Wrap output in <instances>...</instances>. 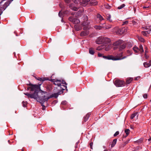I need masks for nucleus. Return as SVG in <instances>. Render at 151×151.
Masks as SVG:
<instances>
[{"label": "nucleus", "instance_id": "nucleus-55", "mask_svg": "<svg viewBox=\"0 0 151 151\" xmlns=\"http://www.w3.org/2000/svg\"><path fill=\"white\" fill-rule=\"evenodd\" d=\"M148 140L149 141H150V140H151V137L149 139H148Z\"/></svg>", "mask_w": 151, "mask_h": 151}, {"label": "nucleus", "instance_id": "nucleus-30", "mask_svg": "<svg viewBox=\"0 0 151 151\" xmlns=\"http://www.w3.org/2000/svg\"><path fill=\"white\" fill-rule=\"evenodd\" d=\"M111 16L110 14H108L107 16V20H109L110 22H112V20L111 19Z\"/></svg>", "mask_w": 151, "mask_h": 151}, {"label": "nucleus", "instance_id": "nucleus-23", "mask_svg": "<svg viewBox=\"0 0 151 151\" xmlns=\"http://www.w3.org/2000/svg\"><path fill=\"white\" fill-rule=\"evenodd\" d=\"M116 141H117V139H114L112 142V144H111V148H112L113 147H114V146L115 145H116Z\"/></svg>", "mask_w": 151, "mask_h": 151}, {"label": "nucleus", "instance_id": "nucleus-51", "mask_svg": "<svg viewBox=\"0 0 151 151\" xmlns=\"http://www.w3.org/2000/svg\"><path fill=\"white\" fill-rule=\"evenodd\" d=\"M78 145L76 143L75 145V148H77L78 147Z\"/></svg>", "mask_w": 151, "mask_h": 151}, {"label": "nucleus", "instance_id": "nucleus-6", "mask_svg": "<svg viewBox=\"0 0 151 151\" xmlns=\"http://www.w3.org/2000/svg\"><path fill=\"white\" fill-rule=\"evenodd\" d=\"M100 39L101 40L99 42L98 40L96 42L97 44H99L103 42L106 44L110 42V40L108 38L104 37L103 38H100Z\"/></svg>", "mask_w": 151, "mask_h": 151}, {"label": "nucleus", "instance_id": "nucleus-48", "mask_svg": "<svg viewBox=\"0 0 151 151\" xmlns=\"http://www.w3.org/2000/svg\"><path fill=\"white\" fill-rule=\"evenodd\" d=\"M97 3L96 2H94L93 4V5H96L97 4Z\"/></svg>", "mask_w": 151, "mask_h": 151}, {"label": "nucleus", "instance_id": "nucleus-18", "mask_svg": "<svg viewBox=\"0 0 151 151\" xmlns=\"http://www.w3.org/2000/svg\"><path fill=\"white\" fill-rule=\"evenodd\" d=\"M125 28H123L122 29H119L118 32V33L120 34H122L124 32H125Z\"/></svg>", "mask_w": 151, "mask_h": 151}, {"label": "nucleus", "instance_id": "nucleus-8", "mask_svg": "<svg viewBox=\"0 0 151 151\" xmlns=\"http://www.w3.org/2000/svg\"><path fill=\"white\" fill-rule=\"evenodd\" d=\"M69 20L72 22L73 24H78L80 22L79 19L74 18L72 17H70L69 18Z\"/></svg>", "mask_w": 151, "mask_h": 151}, {"label": "nucleus", "instance_id": "nucleus-24", "mask_svg": "<svg viewBox=\"0 0 151 151\" xmlns=\"http://www.w3.org/2000/svg\"><path fill=\"white\" fill-rule=\"evenodd\" d=\"M11 3L10 1H9V0H8L4 4V7H5L6 8Z\"/></svg>", "mask_w": 151, "mask_h": 151}, {"label": "nucleus", "instance_id": "nucleus-29", "mask_svg": "<svg viewBox=\"0 0 151 151\" xmlns=\"http://www.w3.org/2000/svg\"><path fill=\"white\" fill-rule=\"evenodd\" d=\"M97 17L100 20H103V18L99 14H97Z\"/></svg>", "mask_w": 151, "mask_h": 151}, {"label": "nucleus", "instance_id": "nucleus-59", "mask_svg": "<svg viewBox=\"0 0 151 151\" xmlns=\"http://www.w3.org/2000/svg\"><path fill=\"white\" fill-rule=\"evenodd\" d=\"M103 147H104V148L105 149V148H106V147L105 146H103Z\"/></svg>", "mask_w": 151, "mask_h": 151}, {"label": "nucleus", "instance_id": "nucleus-17", "mask_svg": "<svg viewBox=\"0 0 151 151\" xmlns=\"http://www.w3.org/2000/svg\"><path fill=\"white\" fill-rule=\"evenodd\" d=\"M90 114L88 113L86 114L83 118V120L84 122H86L89 118Z\"/></svg>", "mask_w": 151, "mask_h": 151}, {"label": "nucleus", "instance_id": "nucleus-46", "mask_svg": "<svg viewBox=\"0 0 151 151\" xmlns=\"http://www.w3.org/2000/svg\"><path fill=\"white\" fill-rule=\"evenodd\" d=\"M132 23L134 24H136V23H137V22H136L135 21H134V20H133L132 21Z\"/></svg>", "mask_w": 151, "mask_h": 151}, {"label": "nucleus", "instance_id": "nucleus-52", "mask_svg": "<svg viewBox=\"0 0 151 151\" xmlns=\"http://www.w3.org/2000/svg\"><path fill=\"white\" fill-rule=\"evenodd\" d=\"M148 63L149 64H150V66L151 65V60H150L149 61V62Z\"/></svg>", "mask_w": 151, "mask_h": 151}, {"label": "nucleus", "instance_id": "nucleus-13", "mask_svg": "<svg viewBox=\"0 0 151 151\" xmlns=\"http://www.w3.org/2000/svg\"><path fill=\"white\" fill-rule=\"evenodd\" d=\"M89 34V31L88 30H86L81 32L80 35L81 36H86Z\"/></svg>", "mask_w": 151, "mask_h": 151}, {"label": "nucleus", "instance_id": "nucleus-60", "mask_svg": "<svg viewBox=\"0 0 151 151\" xmlns=\"http://www.w3.org/2000/svg\"><path fill=\"white\" fill-rule=\"evenodd\" d=\"M145 50H147V47H146L145 48Z\"/></svg>", "mask_w": 151, "mask_h": 151}, {"label": "nucleus", "instance_id": "nucleus-19", "mask_svg": "<svg viewBox=\"0 0 151 151\" xmlns=\"http://www.w3.org/2000/svg\"><path fill=\"white\" fill-rule=\"evenodd\" d=\"M90 0H82V3L83 6H85Z\"/></svg>", "mask_w": 151, "mask_h": 151}, {"label": "nucleus", "instance_id": "nucleus-1", "mask_svg": "<svg viewBox=\"0 0 151 151\" xmlns=\"http://www.w3.org/2000/svg\"><path fill=\"white\" fill-rule=\"evenodd\" d=\"M30 86L27 88V90H30L31 91H34L33 93L30 94L28 93H24V94L27 96L28 98H30L34 99H36L39 101L40 102L42 103L45 101H47L51 97H46L47 93L46 91H44L41 90V92H39V88L38 86L33 85L31 83L27 84Z\"/></svg>", "mask_w": 151, "mask_h": 151}, {"label": "nucleus", "instance_id": "nucleus-21", "mask_svg": "<svg viewBox=\"0 0 151 151\" xmlns=\"http://www.w3.org/2000/svg\"><path fill=\"white\" fill-rule=\"evenodd\" d=\"M119 47L120 50H122L125 48L126 47V45L124 43H122L121 45Z\"/></svg>", "mask_w": 151, "mask_h": 151}, {"label": "nucleus", "instance_id": "nucleus-16", "mask_svg": "<svg viewBox=\"0 0 151 151\" xmlns=\"http://www.w3.org/2000/svg\"><path fill=\"white\" fill-rule=\"evenodd\" d=\"M138 116V113L137 112H135L131 115L130 117L131 119H133V118L135 116H136L137 118Z\"/></svg>", "mask_w": 151, "mask_h": 151}, {"label": "nucleus", "instance_id": "nucleus-32", "mask_svg": "<svg viewBox=\"0 0 151 151\" xmlns=\"http://www.w3.org/2000/svg\"><path fill=\"white\" fill-rule=\"evenodd\" d=\"M71 0H65V1L67 3H68L70 2ZM73 1L75 3H77L76 0H73Z\"/></svg>", "mask_w": 151, "mask_h": 151}, {"label": "nucleus", "instance_id": "nucleus-41", "mask_svg": "<svg viewBox=\"0 0 151 151\" xmlns=\"http://www.w3.org/2000/svg\"><path fill=\"white\" fill-rule=\"evenodd\" d=\"M58 15L60 17H62V13L60 11L59 12V13H58Z\"/></svg>", "mask_w": 151, "mask_h": 151}, {"label": "nucleus", "instance_id": "nucleus-62", "mask_svg": "<svg viewBox=\"0 0 151 151\" xmlns=\"http://www.w3.org/2000/svg\"><path fill=\"white\" fill-rule=\"evenodd\" d=\"M147 8V7H145V6L143 7V8Z\"/></svg>", "mask_w": 151, "mask_h": 151}, {"label": "nucleus", "instance_id": "nucleus-37", "mask_svg": "<svg viewBox=\"0 0 151 151\" xmlns=\"http://www.w3.org/2000/svg\"><path fill=\"white\" fill-rule=\"evenodd\" d=\"M105 7L107 9H110L111 8L110 6L108 4H106L105 5Z\"/></svg>", "mask_w": 151, "mask_h": 151}, {"label": "nucleus", "instance_id": "nucleus-53", "mask_svg": "<svg viewBox=\"0 0 151 151\" xmlns=\"http://www.w3.org/2000/svg\"><path fill=\"white\" fill-rule=\"evenodd\" d=\"M102 57H103V58H104L105 59H106V56L103 55L102 56Z\"/></svg>", "mask_w": 151, "mask_h": 151}, {"label": "nucleus", "instance_id": "nucleus-20", "mask_svg": "<svg viewBox=\"0 0 151 151\" xmlns=\"http://www.w3.org/2000/svg\"><path fill=\"white\" fill-rule=\"evenodd\" d=\"M103 28H105L106 29H109L111 27V25H108L107 26H106L105 23L103 24Z\"/></svg>", "mask_w": 151, "mask_h": 151}, {"label": "nucleus", "instance_id": "nucleus-10", "mask_svg": "<svg viewBox=\"0 0 151 151\" xmlns=\"http://www.w3.org/2000/svg\"><path fill=\"white\" fill-rule=\"evenodd\" d=\"M123 43V41L122 40H119L115 41L113 44V45L115 46H120Z\"/></svg>", "mask_w": 151, "mask_h": 151}, {"label": "nucleus", "instance_id": "nucleus-27", "mask_svg": "<svg viewBox=\"0 0 151 151\" xmlns=\"http://www.w3.org/2000/svg\"><path fill=\"white\" fill-rule=\"evenodd\" d=\"M74 27L76 30L78 31L80 30L81 29V27H79L78 25H75L74 26Z\"/></svg>", "mask_w": 151, "mask_h": 151}, {"label": "nucleus", "instance_id": "nucleus-38", "mask_svg": "<svg viewBox=\"0 0 151 151\" xmlns=\"http://www.w3.org/2000/svg\"><path fill=\"white\" fill-rule=\"evenodd\" d=\"M119 132L118 131H116L115 133V134H114V137H116V136L118 135H119Z\"/></svg>", "mask_w": 151, "mask_h": 151}, {"label": "nucleus", "instance_id": "nucleus-31", "mask_svg": "<svg viewBox=\"0 0 151 151\" xmlns=\"http://www.w3.org/2000/svg\"><path fill=\"white\" fill-rule=\"evenodd\" d=\"M22 104L23 106L24 107H25L27 106V102L26 101H23L22 102Z\"/></svg>", "mask_w": 151, "mask_h": 151}, {"label": "nucleus", "instance_id": "nucleus-33", "mask_svg": "<svg viewBox=\"0 0 151 151\" xmlns=\"http://www.w3.org/2000/svg\"><path fill=\"white\" fill-rule=\"evenodd\" d=\"M125 6V5L124 4H122L120 6H119L118 7V9H122V8H123L124 6Z\"/></svg>", "mask_w": 151, "mask_h": 151}, {"label": "nucleus", "instance_id": "nucleus-64", "mask_svg": "<svg viewBox=\"0 0 151 151\" xmlns=\"http://www.w3.org/2000/svg\"><path fill=\"white\" fill-rule=\"evenodd\" d=\"M61 21H62V22H63V19H62V20H61Z\"/></svg>", "mask_w": 151, "mask_h": 151}, {"label": "nucleus", "instance_id": "nucleus-4", "mask_svg": "<svg viewBox=\"0 0 151 151\" xmlns=\"http://www.w3.org/2000/svg\"><path fill=\"white\" fill-rule=\"evenodd\" d=\"M133 49L136 53H141L144 52L143 47L141 45H139V47L136 46H134Z\"/></svg>", "mask_w": 151, "mask_h": 151}, {"label": "nucleus", "instance_id": "nucleus-36", "mask_svg": "<svg viewBox=\"0 0 151 151\" xmlns=\"http://www.w3.org/2000/svg\"><path fill=\"white\" fill-rule=\"evenodd\" d=\"M61 104L63 105H65L67 104V102L65 101H63L62 102Z\"/></svg>", "mask_w": 151, "mask_h": 151}, {"label": "nucleus", "instance_id": "nucleus-15", "mask_svg": "<svg viewBox=\"0 0 151 151\" xmlns=\"http://www.w3.org/2000/svg\"><path fill=\"white\" fill-rule=\"evenodd\" d=\"M151 31V29H150L148 31H142V34L144 36H147V35L149 34L150 33Z\"/></svg>", "mask_w": 151, "mask_h": 151}, {"label": "nucleus", "instance_id": "nucleus-28", "mask_svg": "<svg viewBox=\"0 0 151 151\" xmlns=\"http://www.w3.org/2000/svg\"><path fill=\"white\" fill-rule=\"evenodd\" d=\"M144 66L145 68H148L150 66V64L147 62H145L143 63Z\"/></svg>", "mask_w": 151, "mask_h": 151}, {"label": "nucleus", "instance_id": "nucleus-44", "mask_svg": "<svg viewBox=\"0 0 151 151\" xmlns=\"http://www.w3.org/2000/svg\"><path fill=\"white\" fill-rule=\"evenodd\" d=\"M140 76H137L136 77H135L134 78V80L135 81L139 79V78H140Z\"/></svg>", "mask_w": 151, "mask_h": 151}, {"label": "nucleus", "instance_id": "nucleus-63", "mask_svg": "<svg viewBox=\"0 0 151 151\" xmlns=\"http://www.w3.org/2000/svg\"><path fill=\"white\" fill-rule=\"evenodd\" d=\"M104 151H108L107 150H105Z\"/></svg>", "mask_w": 151, "mask_h": 151}, {"label": "nucleus", "instance_id": "nucleus-9", "mask_svg": "<svg viewBox=\"0 0 151 151\" xmlns=\"http://www.w3.org/2000/svg\"><path fill=\"white\" fill-rule=\"evenodd\" d=\"M46 92L47 93V95H46V97H51L50 98L52 97H54L55 98H57L58 96L59 95H60V94H61L62 93H63V92L62 91H60L58 92L57 93H54V94H53L52 95V96L51 95L50 96H48V93Z\"/></svg>", "mask_w": 151, "mask_h": 151}, {"label": "nucleus", "instance_id": "nucleus-3", "mask_svg": "<svg viewBox=\"0 0 151 151\" xmlns=\"http://www.w3.org/2000/svg\"><path fill=\"white\" fill-rule=\"evenodd\" d=\"M122 53H120L117 56L115 57L112 55H108L106 56V59L111 60H119L125 58H126V56H124L122 58Z\"/></svg>", "mask_w": 151, "mask_h": 151}, {"label": "nucleus", "instance_id": "nucleus-12", "mask_svg": "<svg viewBox=\"0 0 151 151\" xmlns=\"http://www.w3.org/2000/svg\"><path fill=\"white\" fill-rule=\"evenodd\" d=\"M69 7L75 11H77L78 10V8L74 6L73 4H71L69 5Z\"/></svg>", "mask_w": 151, "mask_h": 151}, {"label": "nucleus", "instance_id": "nucleus-43", "mask_svg": "<svg viewBox=\"0 0 151 151\" xmlns=\"http://www.w3.org/2000/svg\"><path fill=\"white\" fill-rule=\"evenodd\" d=\"M125 144H122L121 146H120V148H121L123 147H124L125 145Z\"/></svg>", "mask_w": 151, "mask_h": 151}, {"label": "nucleus", "instance_id": "nucleus-22", "mask_svg": "<svg viewBox=\"0 0 151 151\" xmlns=\"http://www.w3.org/2000/svg\"><path fill=\"white\" fill-rule=\"evenodd\" d=\"M133 78H130L127 79L126 82V84H129L132 81Z\"/></svg>", "mask_w": 151, "mask_h": 151}, {"label": "nucleus", "instance_id": "nucleus-2", "mask_svg": "<svg viewBox=\"0 0 151 151\" xmlns=\"http://www.w3.org/2000/svg\"><path fill=\"white\" fill-rule=\"evenodd\" d=\"M52 76H51V78L50 81L52 82L54 84L57 85L58 87H60V88L63 91L65 89L67 91V84L63 80H59L57 79H52Z\"/></svg>", "mask_w": 151, "mask_h": 151}, {"label": "nucleus", "instance_id": "nucleus-56", "mask_svg": "<svg viewBox=\"0 0 151 151\" xmlns=\"http://www.w3.org/2000/svg\"><path fill=\"white\" fill-rule=\"evenodd\" d=\"M45 102H46V101H45ZM44 102H42V103H41V104H42V106H43V105H42V104H43ZM40 103H41V102H40Z\"/></svg>", "mask_w": 151, "mask_h": 151}, {"label": "nucleus", "instance_id": "nucleus-47", "mask_svg": "<svg viewBox=\"0 0 151 151\" xmlns=\"http://www.w3.org/2000/svg\"><path fill=\"white\" fill-rule=\"evenodd\" d=\"M100 38H102V37H99L96 41V42L98 40L99 42H100L101 41V40L100 39Z\"/></svg>", "mask_w": 151, "mask_h": 151}, {"label": "nucleus", "instance_id": "nucleus-14", "mask_svg": "<svg viewBox=\"0 0 151 151\" xmlns=\"http://www.w3.org/2000/svg\"><path fill=\"white\" fill-rule=\"evenodd\" d=\"M130 131L128 129H127L124 130V132L125 133V135H124L123 137L126 138L129 134Z\"/></svg>", "mask_w": 151, "mask_h": 151}, {"label": "nucleus", "instance_id": "nucleus-39", "mask_svg": "<svg viewBox=\"0 0 151 151\" xmlns=\"http://www.w3.org/2000/svg\"><path fill=\"white\" fill-rule=\"evenodd\" d=\"M143 97L145 99L147 98V94L146 93L145 94L143 95Z\"/></svg>", "mask_w": 151, "mask_h": 151}, {"label": "nucleus", "instance_id": "nucleus-54", "mask_svg": "<svg viewBox=\"0 0 151 151\" xmlns=\"http://www.w3.org/2000/svg\"><path fill=\"white\" fill-rule=\"evenodd\" d=\"M143 28H144V29H147V28L146 27H143Z\"/></svg>", "mask_w": 151, "mask_h": 151}, {"label": "nucleus", "instance_id": "nucleus-26", "mask_svg": "<svg viewBox=\"0 0 151 151\" xmlns=\"http://www.w3.org/2000/svg\"><path fill=\"white\" fill-rule=\"evenodd\" d=\"M89 53L91 55H93L94 53V50L93 48H90L89 49Z\"/></svg>", "mask_w": 151, "mask_h": 151}, {"label": "nucleus", "instance_id": "nucleus-7", "mask_svg": "<svg viewBox=\"0 0 151 151\" xmlns=\"http://www.w3.org/2000/svg\"><path fill=\"white\" fill-rule=\"evenodd\" d=\"M36 79L39 81H40V82L39 83L38 85L37 84H33V85H36V86H38L39 87V91H40V92H41V90L40 89V86L43 83V82L46 80L47 79H46L45 78H41L38 77V78H36Z\"/></svg>", "mask_w": 151, "mask_h": 151}, {"label": "nucleus", "instance_id": "nucleus-42", "mask_svg": "<svg viewBox=\"0 0 151 151\" xmlns=\"http://www.w3.org/2000/svg\"><path fill=\"white\" fill-rule=\"evenodd\" d=\"M92 145H93V143L92 142L90 143L89 145L90 146V148L91 149H92Z\"/></svg>", "mask_w": 151, "mask_h": 151}, {"label": "nucleus", "instance_id": "nucleus-50", "mask_svg": "<svg viewBox=\"0 0 151 151\" xmlns=\"http://www.w3.org/2000/svg\"><path fill=\"white\" fill-rule=\"evenodd\" d=\"M147 52H148V51L147 50H145V56Z\"/></svg>", "mask_w": 151, "mask_h": 151}, {"label": "nucleus", "instance_id": "nucleus-57", "mask_svg": "<svg viewBox=\"0 0 151 151\" xmlns=\"http://www.w3.org/2000/svg\"><path fill=\"white\" fill-rule=\"evenodd\" d=\"M79 141H78V142H77L76 143L78 145V144L79 143Z\"/></svg>", "mask_w": 151, "mask_h": 151}, {"label": "nucleus", "instance_id": "nucleus-58", "mask_svg": "<svg viewBox=\"0 0 151 151\" xmlns=\"http://www.w3.org/2000/svg\"><path fill=\"white\" fill-rule=\"evenodd\" d=\"M86 29V27H84L83 28V29H84V30H85V29Z\"/></svg>", "mask_w": 151, "mask_h": 151}, {"label": "nucleus", "instance_id": "nucleus-34", "mask_svg": "<svg viewBox=\"0 0 151 151\" xmlns=\"http://www.w3.org/2000/svg\"><path fill=\"white\" fill-rule=\"evenodd\" d=\"M138 39L141 42H144V39L143 38H142V37H138Z\"/></svg>", "mask_w": 151, "mask_h": 151}, {"label": "nucleus", "instance_id": "nucleus-25", "mask_svg": "<svg viewBox=\"0 0 151 151\" xmlns=\"http://www.w3.org/2000/svg\"><path fill=\"white\" fill-rule=\"evenodd\" d=\"M103 24H102V26H98L96 25L94 27V28L96 29H101L103 28Z\"/></svg>", "mask_w": 151, "mask_h": 151}, {"label": "nucleus", "instance_id": "nucleus-35", "mask_svg": "<svg viewBox=\"0 0 151 151\" xmlns=\"http://www.w3.org/2000/svg\"><path fill=\"white\" fill-rule=\"evenodd\" d=\"M143 141V139L142 138H141V139H139L137 140L136 141V142L138 143H141V142H142Z\"/></svg>", "mask_w": 151, "mask_h": 151}, {"label": "nucleus", "instance_id": "nucleus-40", "mask_svg": "<svg viewBox=\"0 0 151 151\" xmlns=\"http://www.w3.org/2000/svg\"><path fill=\"white\" fill-rule=\"evenodd\" d=\"M128 23V22L127 21H126L123 22L122 25H124L125 24H127Z\"/></svg>", "mask_w": 151, "mask_h": 151}, {"label": "nucleus", "instance_id": "nucleus-11", "mask_svg": "<svg viewBox=\"0 0 151 151\" xmlns=\"http://www.w3.org/2000/svg\"><path fill=\"white\" fill-rule=\"evenodd\" d=\"M84 17L85 19L86 20H85L82 23V26H85L89 24V23L87 21L88 19V17L86 15H84L83 17Z\"/></svg>", "mask_w": 151, "mask_h": 151}, {"label": "nucleus", "instance_id": "nucleus-49", "mask_svg": "<svg viewBox=\"0 0 151 151\" xmlns=\"http://www.w3.org/2000/svg\"><path fill=\"white\" fill-rule=\"evenodd\" d=\"M129 140L128 141H126L124 143V144H125V145L127 144L128 143V142L129 141Z\"/></svg>", "mask_w": 151, "mask_h": 151}, {"label": "nucleus", "instance_id": "nucleus-61", "mask_svg": "<svg viewBox=\"0 0 151 151\" xmlns=\"http://www.w3.org/2000/svg\"><path fill=\"white\" fill-rule=\"evenodd\" d=\"M105 50H106V51H107L108 50V49L107 48H106L105 49Z\"/></svg>", "mask_w": 151, "mask_h": 151}, {"label": "nucleus", "instance_id": "nucleus-45", "mask_svg": "<svg viewBox=\"0 0 151 151\" xmlns=\"http://www.w3.org/2000/svg\"><path fill=\"white\" fill-rule=\"evenodd\" d=\"M98 56L99 57H102V56L103 55H102V54H101L100 53H98Z\"/></svg>", "mask_w": 151, "mask_h": 151}, {"label": "nucleus", "instance_id": "nucleus-5", "mask_svg": "<svg viewBox=\"0 0 151 151\" xmlns=\"http://www.w3.org/2000/svg\"><path fill=\"white\" fill-rule=\"evenodd\" d=\"M114 84L117 87L123 86L124 85V82L120 80H117L114 82Z\"/></svg>", "mask_w": 151, "mask_h": 151}]
</instances>
